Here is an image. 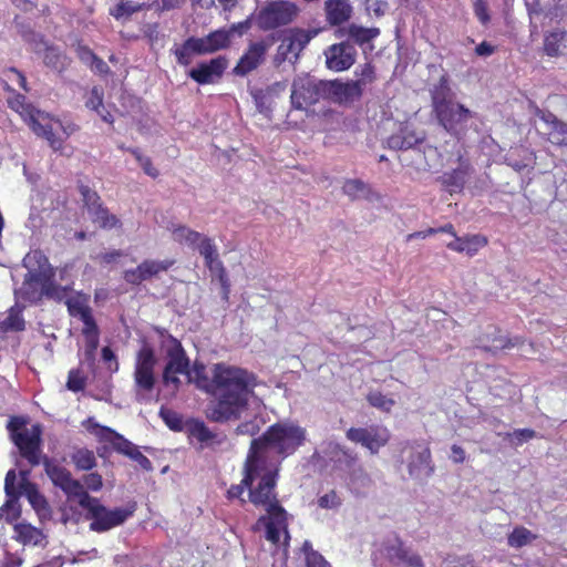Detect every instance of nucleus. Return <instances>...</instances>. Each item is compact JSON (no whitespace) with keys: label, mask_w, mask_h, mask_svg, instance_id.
I'll return each instance as SVG.
<instances>
[{"label":"nucleus","mask_w":567,"mask_h":567,"mask_svg":"<svg viewBox=\"0 0 567 567\" xmlns=\"http://www.w3.org/2000/svg\"><path fill=\"white\" fill-rule=\"evenodd\" d=\"M185 375L188 382L213 395L205 410L209 421H237L248 410L256 385L254 374L248 371L225 363H216L208 371L204 364L195 362Z\"/></svg>","instance_id":"nucleus-1"},{"label":"nucleus","mask_w":567,"mask_h":567,"mask_svg":"<svg viewBox=\"0 0 567 567\" xmlns=\"http://www.w3.org/2000/svg\"><path fill=\"white\" fill-rule=\"evenodd\" d=\"M274 465H265L260 473H256V480L259 482L256 486H250L249 501L256 506L266 511L256 524L254 530L265 529V538L271 544H279L281 535H284V545H287L289 534L287 530V512L279 504L277 494L275 493L276 478L278 468Z\"/></svg>","instance_id":"nucleus-2"},{"label":"nucleus","mask_w":567,"mask_h":567,"mask_svg":"<svg viewBox=\"0 0 567 567\" xmlns=\"http://www.w3.org/2000/svg\"><path fill=\"white\" fill-rule=\"evenodd\" d=\"M306 441V430L293 422H278L254 439L248 455L258 465H274L279 470L282 460L293 454Z\"/></svg>","instance_id":"nucleus-3"},{"label":"nucleus","mask_w":567,"mask_h":567,"mask_svg":"<svg viewBox=\"0 0 567 567\" xmlns=\"http://www.w3.org/2000/svg\"><path fill=\"white\" fill-rule=\"evenodd\" d=\"M79 505L85 511V518L90 522L89 528L92 532L105 533L124 524L135 512L132 507L109 508L102 504L100 498L83 494Z\"/></svg>","instance_id":"nucleus-4"},{"label":"nucleus","mask_w":567,"mask_h":567,"mask_svg":"<svg viewBox=\"0 0 567 567\" xmlns=\"http://www.w3.org/2000/svg\"><path fill=\"white\" fill-rule=\"evenodd\" d=\"M24 261L31 267L32 261H35L38 265V271L29 274V278L25 279V282L35 281L41 285L42 293L54 300H62L66 295V288L58 285L54 281V269L49 264L48 258L41 250H33L29 254Z\"/></svg>","instance_id":"nucleus-5"},{"label":"nucleus","mask_w":567,"mask_h":567,"mask_svg":"<svg viewBox=\"0 0 567 567\" xmlns=\"http://www.w3.org/2000/svg\"><path fill=\"white\" fill-rule=\"evenodd\" d=\"M162 350L166 353L168 362L163 372L165 386L174 392L179 384L177 374H185L189 368V360L182 348L181 342L169 334H162Z\"/></svg>","instance_id":"nucleus-6"},{"label":"nucleus","mask_w":567,"mask_h":567,"mask_svg":"<svg viewBox=\"0 0 567 567\" xmlns=\"http://www.w3.org/2000/svg\"><path fill=\"white\" fill-rule=\"evenodd\" d=\"M83 425L103 444L104 450L115 451L133 460H140L142 457V453L138 451L137 446L133 445L113 429L96 423L93 417H89Z\"/></svg>","instance_id":"nucleus-7"},{"label":"nucleus","mask_w":567,"mask_h":567,"mask_svg":"<svg viewBox=\"0 0 567 567\" xmlns=\"http://www.w3.org/2000/svg\"><path fill=\"white\" fill-rule=\"evenodd\" d=\"M321 99H327V81L310 75H299L293 80L290 100L295 109L303 110Z\"/></svg>","instance_id":"nucleus-8"},{"label":"nucleus","mask_w":567,"mask_h":567,"mask_svg":"<svg viewBox=\"0 0 567 567\" xmlns=\"http://www.w3.org/2000/svg\"><path fill=\"white\" fill-rule=\"evenodd\" d=\"M299 8L290 1L277 0L267 3L257 16L262 30H272L291 23L298 16Z\"/></svg>","instance_id":"nucleus-9"},{"label":"nucleus","mask_w":567,"mask_h":567,"mask_svg":"<svg viewBox=\"0 0 567 567\" xmlns=\"http://www.w3.org/2000/svg\"><path fill=\"white\" fill-rule=\"evenodd\" d=\"M319 33V30L290 29L286 32L278 45L275 55V63L281 64L285 61L296 62L307 44Z\"/></svg>","instance_id":"nucleus-10"},{"label":"nucleus","mask_w":567,"mask_h":567,"mask_svg":"<svg viewBox=\"0 0 567 567\" xmlns=\"http://www.w3.org/2000/svg\"><path fill=\"white\" fill-rule=\"evenodd\" d=\"M42 465L53 485L61 488L68 497H76L79 501L83 497V494L87 493L84 486L73 478L71 472L64 466L56 464L48 456L43 457Z\"/></svg>","instance_id":"nucleus-11"},{"label":"nucleus","mask_w":567,"mask_h":567,"mask_svg":"<svg viewBox=\"0 0 567 567\" xmlns=\"http://www.w3.org/2000/svg\"><path fill=\"white\" fill-rule=\"evenodd\" d=\"M382 547L385 559L395 567H425L422 557L399 536L386 539Z\"/></svg>","instance_id":"nucleus-12"},{"label":"nucleus","mask_w":567,"mask_h":567,"mask_svg":"<svg viewBox=\"0 0 567 567\" xmlns=\"http://www.w3.org/2000/svg\"><path fill=\"white\" fill-rule=\"evenodd\" d=\"M474 114L465 105L455 101L436 113L435 116L446 132L458 137L465 134L467 124L474 117Z\"/></svg>","instance_id":"nucleus-13"},{"label":"nucleus","mask_w":567,"mask_h":567,"mask_svg":"<svg viewBox=\"0 0 567 567\" xmlns=\"http://www.w3.org/2000/svg\"><path fill=\"white\" fill-rule=\"evenodd\" d=\"M18 447L21 457L32 466H38L43 463L42 454V427L40 424H33L31 429L23 433L17 434L12 441Z\"/></svg>","instance_id":"nucleus-14"},{"label":"nucleus","mask_w":567,"mask_h":567,"mask_svg":"<svg viewBox=\"0 0 567 567\" xmlns=\"http://www.w3.org/2000/svg\"><path fill=\"white\" fill-rule=\"evenodd\" d=\"M386 427L371 425L368 427H351L347 431V439L368 449L371 454H377L390 440Z\"/></svg>","instance_id":"nucleus-15"},{"label":"nucleus","mask_w":567,"mask_h":567,"mask_svg":"<svg viewBox=\"0 0 567 567\" xmlns=\"http://www.w3.org/2000/svg\"><path fill=\"white\" fill-rule=\"evenodd\" d=\"M410 456L406 461L409 475L413 480L423 481L434 472L431 451L426 446L410 445Z\"/></svg>","instance_id":"nucleus-16"},{"label":"nucleus","mask_w":567,"mask_h":567,"mask_svg":"<svg viewBox=\"0 0 567 567\" xmlns=\"http://www.w3.org/2000/svg\"><path fill=\"white\" fill-rule=\"evenodd\" d=\"M248 22L234 24L230 30L219 29L203 38H196L199 47V54H210L227 48L230 43V35L234 32L241 34L248 29Z\"/></svg>","instance_id":"nucleus-17"},{"label":"nucleus","mask_w":567,"mask_h":567,"mask_svg":"<svg viewBox=\"0 0 567 567\" xmlns=\"http://www.w3.org/2000/svg\"><path fill=\"white\" fill-rule=\"evenodd\" d=\"M227 68L228 60L219 55L207 62H200L197 66L189 70L188 76L202 85L214 84L221 79Z\"/></svg>","instance_id":"nucleus-18"},{"label":"nucleus","mask_w":567,"mask_h":567,"mask_svg":"<svg viewBox=\"0 0 567 567\" xmlns=\"http://www.w3.org/2000/svg\"><path fill=\"white\" fill-rule=\"evenodd\" d=\"M355 55L357 51L349 42L332 44L324 51L326 65L332 71H344L353 65Z\"/></svg>","instance_id":"nucleus-19"},{"label":"nucleus","mask_w":567,"mask_h":567,"mask_svg":"<svg viewBox=\"0 0 567 567\" xmlns=\"http://www.w3.org/2000/svg\"><path fill=\"white\" fill-rule=\"evenodd\" d=\"M269 44L265 41L252 42L234 68V73L245 76L256 70L265 61Z\"/></svg>","instance_id":"nucleus-20"},{"label":"nucleus","mask_w":567,"mask_h":567,"mask_svg":"<svg viewBox=\"0 0 567 567\" xmlns=\"http://www.w3.org/2000/svg\"><path fill=\"white\" fill-rule=\"evenodd\" d=\"M362 87L354 81H327V99L338 103L358 100L362 95Z\"/></svg>","instance_id":"nucleus-21"},{"label":"nucleus","mask_w":567,"mask_h":567,"mask_svg":"<svg viewBox=\"0 0 567 567\" xmlns=\"http://www.w3.org/2000/svg\"><path fill=\"white\" fill-rule=\"evenodd\" d=\"M286 81H278L266 89L251 92L257 110L260 113L269 114L272 111L275 99L280 96L287 90Z\"/></svg>","instance_id":"nucleus-22"},{"label":"nucleus","mask_w":567,"mask_h":567,"mask_svg":"<svg viewBox=\"0 0 567 567\" xmlns=\"http://www.w3.org/2000/svg\"><path fill=\"white\" fill-rule=\"evenodd\" d=\"M22 480L19 484V494L24 495L37 513L48 512L47 498L40 493L35 483L28 480L29 471H21Z\"/></svg>","instance_id":"nucleus-23"},{"label":"nucleus","mask_w":567,"mask_h":567,"mask_svg":"<svg viewBox=\"0 0 567 567\" xmlns=\"http://www.w3.org/2000/svg\"><path fill=\"white\" fill-rule=\"evenodd\" d=\"M430 93L433 112L435 114L455 102V94L450 86L446 75L440 78L439 82L430 90Z\"/></svg>","instance_id":"nucleus-24"},{"label":"nucleus","mask_w":567,"mask_h":567,"mask_svg":"<svg viewBox=\"0 0 567 567\" xmlns=\"http://www.w3.org/2000/svg\"><path fill=\"white\" fill-rule=\"evenodd\" d=\"M544 51L548 56H567V30L554 29L544 37Z\"/></svg>","instance_id":"nucleus-25"},{"label":"nucleus","mask_w":567,"mask_h":567,"mask_svg":"<svg viewBox=\"0 0 567 567\" xmlns=\"http://www.w3.org/2000/svg\"><path fill=\"white\" fill-rule=\"evenodd\" d=\"M540 120L547 125L549 142L567 146V124L560 122L554 114L546 112H540Z\"/></svg>","instance_id":"nucleus-26"},{"label":"nucleus","mask_w":567,"mask_h":567,"mask_svg":"<svg viewBox=\"0 0 567 567\" xmlns=\"http://www.w3.org/2000/svg\"><path fill=\"white\" fill-rule=\"evenodd\" d=\"M487 245V239L481 235H471L464 237H455L447 243L449 249L456 252H465L468 256L475 255L481 248Z\"/></svg>","instance_id":"nucleus-27"},{"label":"nucleus","mask_w":567,"mask_h":567,"mask_svg":"<svg viewBox=\"0 0 567 567\" xmlns=\"http://www.w3.org/2000/svg\"><path fill=\"white\" fill-rule=\"evenodd\" d=\"M516 343L507 339L495 327H488L487 330L480 337L478 346L487 351H498L506 348H512Z\"/></svg>","instance_id":"nucleus-28"},{"label":"nucleus","mask_w":567,"mask_h":567,"mask_svg":"<svg viewBox=\"0 0 567 567\" xmlns=\"http://www.w3.org/2000/svg\"><path fill=\"white\" fill-rule=\"evenodd\" d=\"M262 470L261 465H258L254 458H251L249 455H247L245 467H244V478L241 480L240 484L233 485L227 494L229 498H238L243 495L245 488H249L252 485L254 481L256 480V473H260Z\"/></svg>","instance_id":"nucleus-29"},{"label":"nucleus","mask_w":567,"mask_h":567,"mask_svg":"<svg viewBox=\"0 0 567 567\" xmlns=\"http://www.w3.org/2000/svg\"><path fill=\"white\" fill-rule=\"evenodd\" d=\"M188 433L202 443V447L219 445L224 442V437L212 432L203 421H192L188 425Z\"/></svg>","instance_id":"nucleus-30"},{"label":"nucleus","mask_w":567,"mask_h":567,"mask_svg":"<svg viewBox=\"0 0 567 567\" xmlns=\"http://www.w3.org/2000/svg\"><path fill=\"white\" fill-rule=\"evenodd\" d=\"M82 334L85 339V358L86 360L93 361L100 343V329L94 317L83 322Z\"/></svg>","instance_id":"nucleus-31"},{"label":"nucleus","mask_w":567,"mask_h":567,"mask_svg":"<svg viewBox=\"0 0 567 567\" xmlns=\"http://www.w3.org/2000/svg\"><path fill=\"white\" fill-rule=\"evenodd\" d=\"M471 173L472 166L470 163L458 156V166L452 172L444 173L442 179L445 185L454 189H462Z\"/></svg>","instance_id":"nucleus-32"},{"label":"nucleus","mask_w":567,"mask_h":567,"mask_svg":"<svg viewBox=\"0 0 567 567\" xmlns=\"http://www.w3.org/2000/svg\"><path fill=\"white\" fill-rule=\"evenodd\" d=\"M104 91L101 86H93L85 95L86 109L94 111L106 123L113 122L112 114L105 109L103 104Z\"/></svg>","instance_id":"nucleus-33"},{"label":"nucleus","mask_w":567,"mask_h":567,"mask_svg":"<svg viewBox=\"0 0 567 567\" xmlns=\"http://www.w3.org/2000/svg\"><path fill=\"white\" fill-rule=\"evenodd\" d=\"M16 539L22 545H41L45 539L42 529L32 526L29 523H18L14 525Z\"/></svg>","instance_id":"nucleus-34"},{"label":"nucleus","mask_w":567,"mask_h":567,"mask_svg":"<svg viewBox=\"0 0 567 567\" xmlns=\"http://www.w3.org/2000/svg\"><path fill=\"white\" fill-rule=\"evenodd\" d=\"M326 12L331 24H339L350 18L351 7L346 0H327Z\"/></svg>","instance_id":"nucleus-35"},{"label":"nucleus","mask_w":567,"mask_h":567,"mask_svg":"<svg viewBox=\"0 0 567 567\" xmlns=\"http://www.w3.org/2000/svg\"><path fill=\"white\" fill-rule=\"evenodd\" d=\"M422 140V136H419L408 127H404L398 134L391 135L386 143L388 146L392 150H409L414 147Z\"/></svg>","instance_id":"nucleus-36"},{"label":"nucleus","mask_w":567,"mask_h":567,"mask_svg":"<svg viewBox=\"0 0 567 567\" xmlns=\"http://www.w3.org/2000/svg\"><path fill=\"white\" fill-rule=\"evenodd\" d=\"M43 62L51 70L61 73L68 68L69 58L56 47L48 45L44 49Z\"/></svg>","instance_id":"nucleus-37"},{"label":"nucleus","mask_w":567,"mask_h":567,"mask_svg":"<svg viewBox=\"0 0 567 567\" xmlns=\"http://www.w3.org/2000/svg\"><path fill=\"white\" fill-rule=\"evenodd\" d=\"M142 10V3L130 1V0H118L113 7L110 8L109 13L117 21L125 22L127 21L134 13Z\"/></svg>","instance_id":"nucleus-38"},{"label":"nucleus","mask_w":567,"mask_h":567,"mask_svg":"<svg viewBox=\"0 0 567 567\" xmlns=\"http://www.w3.org/2000/svg\"><path fill=\"white\" fill-rule=\"evenodd\" d=\"M32 131L43 138H45L53 151H60L63 146V140L58 137L53 132V127L50 124H42L34 117H31Z\"/></svg>","instance_id":"nucleus-39"},{"label":"nucleus","mask_w":567,"mask_h":567,"mask_svg":"<svg viewBox=\"0 0 567 567\" xmlns=\"http://www.w3.org/2000/svg\"><path fill=\"white\" fill-rule=\"evenodd\" d=\"M89 214L92 221L99 224L101 228L112 229L121 226L120 219L115 215L111 214L103 205L91 210Z\"/></svg>","instance_id":"nucleus-40"},{"label":"nucleus","mask_w":567,"mask_h":567,"mask_svg":"<svg viewBox=\"0 0 567 567\" xmlns=\"http://www.w3.org/2000/svg\"><path fill=\"white\" fill-rule=\"evenodd\" d=\"M347 34L349 39L362 45L377 38L380 34V30L378 28H363L357 24H350L347 29Z\"/></svg>","instance_id":"nucleus-41"},{"label":"nucleus","mask_w":567,"mask_h":567,"mask_svg":"<svg viewBox=\"0 0 567 567\" xmlns=\"http://www.w3.org/2000/svg\"><path fill=\"white\" fill-rule=\"evenodd\" d=\"M71 460L79 471H90L96 465L93 451L85 447L76 449L71 455Z\"/></svg>","instance_id":"nucleus-42"},{"label":"nucleus","mask_w":567,"mask_h":567,"mask_svg":"<svg viewBox=\"0 0 567 567\" xmlns=\"http://www.w3.org/2000/svg\"><path fill=\"white\" fill-rule=\"evenodd\" d=\"M175 55L179 64L188 65L194 55L199 54V47L195 37L188 38L182 47L175 50Z\"/></svg>","instance_id":"nucleus-43"},{"label":"nucleus","mask_w":567,"mask_h":567,"mask_svg":"<svg viewBox=\"0 0 567 567\" xmlns=\"http://www.w3.org/2000/svg\"><path fill=\"white\" fill-rule=\"evenodd\" d=\"M202 236L203 235L198 231L192 230L185 226H178L173 230V238L175 241L188 245L190 247H195Z\"/></svg>","instance_id":"nucleus-44"},{"label":"nucleus","mask_w":567,"mask_h":567,"mask_svg":"<svg viewBox=\"0 0 567 567\" xmlns=\"http://www.w3.org/2000/svg\"><path fill=\"white\" fill-rule=\"evenodd\" d=\"M2 76H3V81L6 83V85H4L6 90L13 91L9 86V82H11V83H16L23 91H25V92L29 91L28 84H27V79H25L24 74L21 71H19L18 69L6 68L2 70Z\"/></svg>","instance_id":"nucleus-45"},{"label":"nucleus","mask_w":567,"mask_h":567,"mask_svg":"<svg viewBox=\"0 0 567 567\" xmlns=\"http://www.w3.org/2000/svg\"><path fill=\"white\" fill-rule=\"evenodd\" d=\"M535 536L524 527H516L508 536L511 547L520 548L527 545Z\"/></svg>","instance_id":"nucleus-46"},{"label":"nucleus","mask_w":567,"mask_h":567,"mask_svg":"<svg viewBox=\"0 0 567 567\" xmlns=\"http://www.w3.org/2000/svg\"><path fill=\"white\" fill-rule=\"evenodd\" d=\"M25 328V321L19 311L10 310L8 317L2 322V331H22Z\"/></svg>","instance_id":"nucleus-47"},{"label":"nucleus","mask_w":567,"mask_h":567,"mask_svg":"<svg viewBox=\"0 0 567 567\" xmlns=\"http://www.w3.org/2000/svg\"><path fill=\"white\" fill-rule=\"evenodd\" d=\"M423 154V168L435 169L442 165L441 155L436 147L426 145L421 151Z\"/></svg>","instance_id":"nucleus-48"},{"label":"nucleus","mask_w":567,"mask_h":567,"mask_svg":"<svg viewBox=\"0 0 567 567\" xmlns=\"http://www.w3.org/2000/svg\"><path fill=\"white\" fill-rule=\"evenodd\" d=\"M195 247L198 248L199 254L204 257L205 264H210L213 259L218 257L216 246L210 238L202 236Z\"/></svg>","instance_id":"nucleus-49"},{"label":"nucleus","mask_w":567,"mask_h":567,"mask_svg":"<svg viewBox=\"0 0 567 567\" xmlns=\"http://www.w3.org/2000/svg\"><path fill=\"white\" fill-rule=\"evenodd\" d=\"M213 276L217 277L225 295L229 291V281L226 275L225 267L223 262L217 258L213 259L210 264H206Z\"/></svg>","instance_id":"nucleus-50"},{"label":"nucleus","mask_w":567,"mask_h":567,"mask_svg":"<svg viewBox=\"0 0 567 567\" xmlns=\"http://www.w3.org/2000/svg\"><path fill=\"white\" fill-rule=\"evenodd\" d=\"M367 399L372 406L380 409L384 412H389L395 404L393 399L383 395L379 391L370 392Z\"/></svg>","instance_id":"nucleus-51"},{"label":"nucleus","mask_w":567,"mask_h":567,"mask_svg":"<svg viewBox=\"0 0 567 567\" xmlns=\"http://www.w3.org/2000/svg\"><path fill=\"white\" fill-rule=\"evenodd\" d=\"M86 385V377L79 370L72 369L69 371L66 388L72 392L83 391Z\"/></svg>","instance_id":"nucleus-52"},{"label":"nucleus","mask_w":567,"mask_h":567,"mask_svg":"<svg viewBox=\"0 0 567 567\" xmlns=\"http://www.w3.org/2000/svg\"><path fill=\"white\" fill-rule=\"evenodd\" d=\"M80 193L82 195L84 206L87 208L89 213L102 205L99 194L92 190L89 186L81 185Z\"/></svg>","instance_id":"nucleus-53"},{"label":"nucleus","mask_w":567,"mask_h":567,"mask_svg":"<svg viewBox=\"0 0 567 567\" xmlns=\"http://www.w3.org/2000/svg\"><path fill=\"white\" fill-rule=\"evenodd\" d=\"M173 260H144V279L146 276H154L162 271H166L172 265Z\"/></svg>","instance_id":"nucleus-54"},{"label":"nucleus","mask_w":567,"mask_h":567,"mask_svg":"<svg viewBox=\"0 0 567 567\" xmlns=\"http://www.w3.org/2000/svg\"><path fill=\"white\" fill-rule=\"evenodd\" d=\"M341 504L342 499L336 491H330L318 498V506L323 509H338Z\"/></svg>","instance_id":"nucleus-55"},{"label":"nucleus","mask_w":567,"mask_h":567,"mask_svg":"<svg viewBox=\"0 0 567 567\" xmlns=\"http://www.w3.org/2000/svg\"><path fill=\"white\" fill-rule=\"evenodd\" d=\"M159 415L163 419V421L165 422V424L171 430H174V431L182 430L183 421H182L181 415L177 412L167 410V409H161Z\"/></svg>","instance_id":"nucleus-56"},{"label":"nucleus","mask_w":567,"mask_h":567,"mask_svg":"<svg viewBox=\"0 0 567 567\" xmlns=\"http://www.w3.org/2000/svg\"><path fill=\"white\" fill-rule=\"evenodd\" d=\"M183 1L184 0H155L152 3L147 4V7L144 4V10H153L157 13L163 11H169L179 8Z\"/></svg>","instance_id":"nucleus-57"},{"label":"nucleus","mask_w":567,"mask_h":567,"mask_svg":"<svg viewBox=\"0 0 567 567\" xmlns=\"http://www.w3.org/2000/svg\"><path fill=\"white\" fill-rule=\"evenodd\" d=\"M309 543L306 542L303 544V548L306 550V563L307 567H331L330 564L318 553L312 549H309Z\"/></svg>","instance_id":"nucleus-58"},{"label":"nucleus","mask_w":567,"mask_h":567,"mask_svg":"<svg viewBox=\"0 0 567 567\" xmlns=\"http://www.w3.org/2000/svg\"><path fill=\"white\" fill-rule=\"evenodd\" d=\"M27 423V419L22 416H12L9 420L7 429L10 433L11 441H14L17 434H23L30 430L25 427Z\"/></svg>","instance_id":"nucleus-59"},{"label":"nucleus","mask_w":567,"mask_h":567,"mask_svg":"<svg viewBox=\"0 0 567 567\" xmlns=\"http://www.w3.org/2000/svg\"><path fill=\"white\" fill-rule=\"evenodd\" d=\"M153 363L152 351L144 346V391L152 389L154 385V377L150 371V365Z\"/></svg>","instance_id":"nucleus-60"},{"label":"nucleus","mask_w":567,"mask_h":567,"mask_svg":"<svg viewBox=\"0 0 567 567\" xmlns=\"http://www.w3.org/2000/svg\"><path fill=\"white\" fill-rule=\"evenodd\" d=\"M364 184L359 179H349L343 184L342 190L350 198L354 199L364 193Z\"/></svg>","instance_id":"nucleus-61"},{"label":"nucleus","mask_w":567,"mask_h":567,"mask_svg":"<svg viewBox=\"0 0 567 567\" xmlns=\"http://www.w3.org/2000/svg\"><path fill=\"white\" fill-rule=\"evenodd\" d=\"M359 76V80L354 82L359 83L360 87L363 89L364 85L372 83L375 79L374 68L372 66V64L364 63L363 65H361Z\"/></svg>","instance_id":"nucleus-62"},{"label":"nucleus","mask_w":567,"mask_h":567,"mask_svg":"<svg viewBox=\"0 0 567 567\" xmlns=\"http://www.w3.org/2000/svg\"><path fill=\"white\" fill-rule=\"evenodd\" d=\"M65 303L68 307L69 315L74 318L78 317L81 312H83V310H85L89 307V305L85 301L78 298H69Z\"/></svg>","instance_id":"nucleus-63"},{"label":"nucleus","mask_w":567,"mask_h":567,"mask_svg":"<svg viewBox=\"0 0 567 567\" xmlns=\"http://www.w3.org/2000/svg\"><path fill=\"white\" fill-rule=\"evenodd\" d=\"M474 13L483 24H487L489 22L487 3L484 0H475Z\"/></svg>","instance_id":"nucleus-64"}]
</instances>
